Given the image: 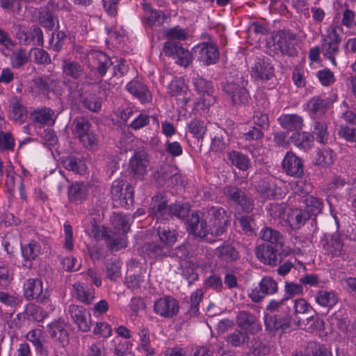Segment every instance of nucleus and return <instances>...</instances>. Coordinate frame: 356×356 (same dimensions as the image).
<instances>
[{
    "instance_id": "nucleus-42",
    "label": "nucleus",
    "mask_w": 356,
    "mask_h": 356,
    "mask_svg": "<svg viewBox=\"0 0 356 356\" xmlns=\"http://www.w3.org/2000/svg\"><path fill=\"white\" fill-rule=\"evenodd\" d=\"M140 337L139 349L143 351L147 356H153L155 350L150 346L149 330L147 327H141L138 332Z\"/></svg>"
},
{
    "instance_id": "nucleus-54",
    "label": "nucleus",
    "mask_w": 356,
    "mask_h": 356,
    "mask_svg": "<svg viewBox=\"0 0 356 356\" xmlns=\"http://www.w3.org/2000/svg\"><path fill=\"white\" fill-rule=\"evenodd\" d=\"M26 339L35 346L37 350L42 352L44 337L41 330L35 329L29 331L26 334Z\"/></svg>"
},
{
    "instance_id": "nucleus-37",
    "label": "nucleus",
    "mask_w": 356,
    "mask_h": 356,
    "mask_svg": "<svg viewBox=\"0 0 356 356\" xmlns=\"http://www.w3.org/2000/svg\"><path fill=\"white\" fill-rule=\"evenodd\" d=\"M216 255L226 262H232L239 257L236 248L229 244H223L216 250Z\"/></svg>"
},
{
    "instance_id": "nucleus-32",
    "label": "nucleus",
    "mask_w": 356,
    "mask_h": 356,
    "mask_svg": "<svg viewBox=\"0 0 356 356\" xmlns=\"http://www.w3.org/2000/svg\"><path fill=\"white\" fill-rule=\"evenodd\" d=\"M291 141L300 149L307 151L313 145L314 136L309 132H296L291 136Z\"/></svg>"
},
{
    "instance_id": "nucleus-7",
    "label": "nucleus",
    "mask_w": 356,
    "mask_h": 356,
    "mask_svg": "<svg viewBox=\"0 0 356 356\" xmlns=\"http://www.w3.org/2000/svg\"><path fill=\"white\" fill-rule=\"evenodd\" d=\"M79 102L82 106L94 113H98L102 108V100L92 90L89 83L82 84L78 89Z\"/></svg>"
},
{
    "instance_id": "nucleus-24",
    "label": "nucleus",
    "mask_w": 356,
    "mask_h": 356,
    "mask_svg": "<svg viewBox=\"0 0 356 356\" xmlns=\"http://www.w3.org/2000/svg\"><path fill=\"white\" fill-rule=\"evenodd\" d=\"M149 213L157 220L168 219L169 216V207L167 206L165 198L161 195L154 197L150 204Z\"/></svg>"
},
{
    "instance_id": "nucleus-38",
    "label": "nucleus",
    "mask_w": 356,
    "mask_h": 356,
    "mask_svg": "<svg viewBox=\"0 0 356 356\" xmlns=\"http://www.w3.org/2000/svg\"><path fill=\"white\" fill-rule=\"evenodd\" d=\"M260 237L263 241L271 244L282 245L284 243L283 235L270 227H265L261 230Z\"/></svg>"
},
{
    "instance_id": "nucleus-47",
    "label": "nucleus",
    "mask_w": 356,
    "mask_h": 356,
    "mask_svg": "<svg viewBox=\"0 0 356 356\" xmlns=\"http://www.w3.org/2000/svg\"><path fill=\"white\" fill-rule=\"evenodd\" d=\"M157 235L160 241L167 246L173 245L177 240L178 234L175 229L159 227Z\"/></svg>"
},
{
    "instance_id": "nucleus-62",
    "label": "nucleus",
    "mask_w": 356,
    "mask_h": 356,
    "mask_svg": "<svg viewBox=\"0 0 356 356\" xmlns=\"http://www.w3.org/2000/svg\"><path fill=\"white\" fill-rule=\"evenodd\" d=\"M338 134L339 137L343 138L348 142H356V129L346 124H340L339 126Z\"/></svg>"
},
{
    "instance_id": "nucleus-55",
    "label": "nucleus",
    "mask_w": 356,
    "mask_h": 356,
    "mask_svg": "<svg viewBox=\"0 0 356 356\" xmlns=\"http://www.w3.org/2000/svg\"><path fill=\"white\" fill-rule=\"evenodd\" d=\"M303 293V286L300 284L286 281L284 282V298L288 300L296 296L300 295Z\"/></svg>"
},
{
    "instance_id": "nucleus-33",
    "label": "nucleus",
    "mask_w": 356,
    "mask_h": 356,
    "mask_svg": "<svg viewBox=\"0 0 356 356\" xmlns=\"http://www.w3.org/2000/svg\"><path fill=\"white\" fill-rule=\"evenodd\" d=\"M227 343L233 347H243L248 346L250 337L248 333L241 330H236L227 335Z\"/></svg>"
},
{
    "instance_id": "nucleus-8",
    "label": "nucleus",
    "mask_w": 356,
    "mask_h": 356,
    "mask_svg": "<svg viewBox=\"0 0 356 356\" xmlns=\"http://www.w3.org/2000/svg\"><path fill=\"white\" fill-rule=\"evenodd\" d=\"M24 295L27 300L35 299L44 304L49 301V293L43 290L42 282L39 279H29L24 284Z\"/></svg>"
},
{
    "instance_id": "nucleus-11",
    "label": "nucleus",
    "mask_w": 356,
    "mask_h": 356,
    "mask_svg": "<svg viewBox=\"0 0 356 356\" xmlns=\"http://www.w3.org/2000/svg\"><path fill=\"white\" fill-rule=\"evenodd\" d=\"M296 39V34L289 31H280L274 37L275 49H279L282 54L294 56L297 54L294 47Z\"/></svg>"
},
{
    "instance_id": "nucleus-12",
    "label": "nucleus",
    "mask_w": 356,
    "mask_h": 356,
    "mask_svg": "<svg viewBox=\"0 0 356 356\" xmlns=\"http://www.w3.org/2000/svg\"><path fill=\"white\" fill-rule=\"evenodd\" d=\"M87 65L91 69H96L98 74L104 76L108 69L113 65V62L105 53L92 50L87 55Z\"/></svg>"
},
{
    "instance_id": "nucleus-53",
    "label": "nucleus",
    "mask_w": 356,
    "mask_h": 356,
    "mask_svg": "<svg viewBox=\"0 0 356 356\" xmlns=\"http://www.w3.org/2000/svg\"><path fill=\"white\" fill-rule=\"evenodd\" d=\"M288 209L287 205L286 203L281 204H271L269 207V213L270 216L274 218L275 220H278L280 222L282 220L286 221V211Z\"/></svg>"
},
{
    "instance_id": "nucleus-40",
    "label": "nucleus",
    "mask_w": 356,
    "mask_h": 356,
    "mask_svg": "<svg viewBox=\"0 0 356 356\" xmlns=\"http://www.w3.org/2000/svg\"><path fill=\"white\" fill-rule=\"evenodd\" d=\"M30 58V52L25 49L17 48L10 55V65L15 69H19L28 63Z\"/></svg>"
},
{
    "instance_id": "nucleus-43",
    "label": "nucleus",
    "mask_w": 356,
    "mask_h": 356,
    "mask_svg": "<svg viewBox=\"0 0 356 356\" xmlns=\"http://www.w3.org/2000/svg\"><path fill=\"white\" fill-rule=\"evenodd\" d=\"M316 302L321 307H332L337 302V298L332 291L319 290L316 295Z\"/></svg>"
},
{
    "instance_id": "nucleus-10",
    "label": "nucleus",
    "mask_w": 356,
    "mask_h": 356,
    "mask_svg": "<svg viewBox=\"0 0 356 356\" xmlns=\"http://www.w3.org/2000/svg\"><path fill=\"white\" fill-rule=\"evenodd\" d=\"M179 309V302L171 296H164L157 299L154 304V312L163 318H172Z\"/></svg>"
},
{
    "instance_id": "nucleus-60",
    "label": "nucleus",
    "mask_w": 356,
    "mask_h": 356,
    "mask_svg": "<svg viewBox=\"0 0 356 356\" xmlns=\"http://www.w3.org/2000/svg\"><path fill=\"white\" fill-rule=\"evenodd\" d=\"M187 87L183 80H172L168 86V92L172 96L179 97L186 93Z\"/></svg>"
},
{
    "instance_id": "nucleus-56",
    "label": "nucleus",
    "mask_w": 356,
    "mask_h": 356,
    "mask_svg": "<svg viewBox=\"0 0 356 356\" xmlns=\"http://www.w3.org/2000/svg\"><path fill=\"white\" fill-rule=\"evenodd\" d=\"M32 54L33 62L39 65H49L51 59L49 54L45 50L40 48H33L30 51Z\"/></svg>"
},
{
    "instance_id": "nucleus-63",
    "label": "nucleus",
    "mask_w": 356,
    "mask_h": 356,
    "mask_svg": "<svg viewBox=\"0 0 356 356\" xmlns=\"http://www.w3.org/2000/svg\"><path fill=\"white\" fill-rule=\"evenodd\" d=\"M293 356H330L326 350L320 345L310 343L307 348V353H296Z\"/></svg>"
},
{
    "instance_id": "nucleus-22",
    "label": "nucleus",
    "mask_w": 356,
    "mask_h": 356,
    "mask_svg": "<svg viewBox=\"0 0 356 356\" xmlns=\"http://www.w3.org/2000/svg\"><path fill=\"white\" fill-rule=\"evenodd\" d=\"M310 218V214L301 209H289L286 213V222L292 229L303 226Z\"/></svg>"
},
{
    "instance_id": "nucleus-59",
    "label": "nucleus",
    "mask_w": 356,
    "mask_h": 356,
    "mask_svg": "<svg viewBox=\"0 0 356 356\" xmlns=\"http://www.w3.org/2000/svg\"><path fill=\"white\" fill-rule=\"evenodd\" d=\"M189 131L197 138H202L206 133L207 127L203 121L195 119L188 124Z\"/></svg>"
},
{
    "instance_id": "nucleus-2",
    "label": "nucleus",
    "mask_w": 356,
    "mask_h": 356,
    "mask_svg": "<svg viewBox=\"0 0 356 356\" xmlns=\"http://www.w3.org/2000/svg\"><path fill=\"white\" fill-rule=\"evenodd\" d=\"M341 27L330 26L321 35V51L323 57L328 60L334 67L337 65V58L340 53L339 44L341 37L339 33Z\"/></svg>"
},
{
    "instance_id": "nucleus-58",
    "label": "nucleus",
    "mask_w": 356,
    "mask_h": 356,
    "mask_svg": "<svg viewBox=\"0 0 356 356\" xmlns=\"http://www.w3.org/2000/svg\"><path fill=\"white\" fill-rule=\"evenodd\" d=\"M189 211L190 205L188 203L171 204L169 207V216L172 215L182 219L188 216Z\"/></svg>"
},
{
    "instance_id": "nucleus-28",
    "label": "nucleus",
    "mask_w": 356,
    "mask_h": 356,
    "mask_svg": "<svg viewBox=\"0 0 356 356\" xmlns=\"http://www.w3.org/2000/svg\"><path fill=\"white\" fill-rule=\"evenodd\" d=\"M200 266V262L196 259H189L188 260H182L181 263V275L192 284L198 278L197 268Z\"/></svg>"
},
{
    "instance_id": "nucleus-45",
    "label": "nucleus",
    "mask_w": 356,
    "mask_h": 356,
    "mask_svg": "<svg viewBox=\"0 0 356 356\" xmlns=\"http://www.w3.org/2000/svg\"><path fill=\"white\" fill-rule=\"evenodd\" d=\"M229 159L232 165L241 170H247L250 166L249 158L240 152L232 151L228 155Z\"/></svg>"
},
{
    "instance_id": "nucleus-41",
    "label": "nucleus",
    "mask_w": 356,
    "mask_h": 356,
    "mask_svg": "<svg viewBox=\"0 0 356 356\" xmlns=\"http://www.w3.org/2000/svg\"><path fill=\"white\" fill-rule=\"evenodd\" d=\"M51 337L65 345L68 341V332L61 322H55L49 325Z\"/></svg>"
},
{
    "instance_id": "nucleus-23",
    "label": "nucleus",
    "mask_w": 356,
    "mask_h": 356,
    "mask_svg": "<svg viewBox=\"0 0 356 356\" xmlns=\"http://www.w3.org/2000/svg\"><path fill=\"white\" fill-rule=\"evenodd\" d=\"M264 320L266 329L271 332L285 330L290 326V319L287 316L265 313Z\"/></svg>"
},
{
    "instance_id": "nucleus-49",
    "label": "nucleus",
    "mask_w": 356,
    "mask_h": 356,
    "mask_svg": "<svg viewBox=\"0 0 356 356\" xmlns=\"http://www.w3.org/2000/svg\"><path fill=\"white\" fill-rule=\"evenodd\" d=\"M112 224L116 232L120 234H126L129 230V218L122 214H114L112 217Z\"/></svg>"
},
{
    "instance_id": "nucleus-21",
    "label": "nucleus",
    "mask_w": 356,
    "mask_h": 356,
    "mask_svg": "<svg viewBox=\"0 0 356 356\" xmlns=\"http://www.w3.org/2000/svg\"><path fill=\"white\" fill-rule=\"evenodd\" d=\"M198 59L207 65L216 63L219 58L216 46L212 43L203 42L196 47Z\"/></svg>"
},
{
    "instance_id": "nucleus-39",
    "label": "nucleus",
    "mask_w": 356,
    "mask_h": 356,
    "mask_svg": "<svg viewBox=\"0 0 356 356\" xmlns=\"http://www.w3.org/2000/svg\"><path fill=\"white\" fill-rule=\"evenodd\" d=\"M54 112L49 108L43 107L40 109L33 111L31 116L35 123L44 125L53 121Z\"/></svg>"
},
{
    "instance_id": "nucleus-46",
    "label": "nucleus",
    "mask_w": 356,
    "mask_h": 356,
    "mask_svg": "<svg viewBox=\"0 0 356 356\" xmlns=\"http://www.w3.org/2000/svg\"><path fill=\"white\" fill-rule=\"evenodd\" d=\"M257 191L264 199L275 198L277 196V186L265 180L259 181L257 185Z\"/></svg>"
},
{
    "instance_id": "nucleus-13",
    "label": "nucleus",
    "mask_w": 356,
    "mask_h": 356,
    "mask_svg": "<svg viewBox=\"0 0 356 356\" xmlns=\"http://www.w3.org/2000/svg\"><path fill=\"white\" fill-rule=\"evenodd\" d=\"M209 214L213 218V222L210 225L211 234L216 236L222 235L229 224V216L227 214L226 211L220 207H212L209 211Z\"/></svg>"
},
{
    "instance_id": "nucleus-52",
    "label": "nucleus",
    "mask_w": 356,
    "mask_h": 356,
    "mask_svg": "<svg viewBox=\"0 0 356 356\" xmlns=\"http://www.w3.org/2000/svg\"><path fill=\"white\" fill-rule=\"evenodd\" d=\"M254 215H242L236 217V222H238L241 227L242 232L246 234H250L254 231L255 222Z\"/></svg>"
},
{
    "instance_id": "nucleus-51",
    "label": "nucleus",
    "mask_w": 356,
    "mask_h": 356,
    "mask_svg": "<svg viewBox=\"0 0 356 356\" xmlns=\"http://www.w3.org/2000/svg\"><path fill=\"white\" fill-rule=\"evenodd\" d=\"M305 211H307L310 216L312 215H317L320 213L323 207V202L312 195L307 196L305 199Z\"/></svg>"
},
{
    "instance_id": "nucleus-36",
    "label": "nucleus",
    "mask_w": 356,
    "mask_h": 356,
    "mask_svg": "<svg viewBox=\"0 0 356 356\" xmlns=\"http://www.w3.org/2000/svg\"><path fill=\"white\" fill-rule=\"evenodd\" d=\"M63 167L76 174L81 175L86 171L87 167L83 161L74 156H67L62 161Z\"/></svg>"
},
{
    "instance_id": "nucleus-3",
    "label": "nucleus",
    "mask_w": 356,
    "mask_h": 356,
    "mask_svg": "<svg viewBox=\"0 0 356 356\" xmlns=\"http://www.w3.org/2000/svg\"><path fill=\"white\" fill-rule=\"evenodd\" d=\"M163 52L168 56H172L175 62L184 67L193 61V55L188 49L175 41L168 40L165 42Z\"/></svg>"
},
{
    "instance_id": "nucleus-14",
    "label": "nucleus",
    "mask_w": 356,
    "mask_h": 356,
    "mask_svg": "<svg viewBox=\"0 0 356 356\" xmlns=\"http://www.w3.org/2000/svg\"><path fill=\"white\" fill-rule=\"evenodd\" d=\"M251 75L256 81L266 82L274 76V67L265 59L259 58L252 67Z\"/></svg>"
},
{
    "instance_id": "nucleus-25",
    "label": "nucleus",
    "mask_w": 356,
    "mask_h": 356,
    "mask_svg": "<svg viewBox=\"0 0 356 356\" xmlns=\"http://www.w3.org/2000/svg\"><path fill=\"white\" fill-rule=\"evenodd\" d=\"M127 90L141 102L152 101V94L147 87L138 80H132L127 85Z\"/></svg>"
},
{
    "instance_id": "nucleus-26",
    "label": "nucleus",
    "mask_w": 356,
    "mask_h": 356,
    "mask_svg": "<svg viewBox=\"0 0 356 356\" xmlns=\"http://www.w3.org/2000/svg\"><path fill=\"white\" fill-rule=\"evenodd\" d=\"M62 72L66 77L78 80L84 74V67L77 61L64 59L62 63Z\"/></svg>"
},
{
    "instance_id": "nucleus-15",
    "label": "nucleus",
    "mask_w": 356,
    "mask_h": 356,
    "mask_svg": "<svg viewBox=\"0 0 356 356\" xmlns=\"http://www.w3.org/2000/svg\"><path fill=\"white\" fill-rule=\"evenodd\" d=\"M282 166L283 170L289 176L300 177L304 174L303 164L301 159L291 151L286 152L282 161Z\"/></svg>"
},
{
    "instance_id": "nucleus-6",
    "label": "nucleus",
    "mask_w": 356,
    "mask_h": 356,
    "mask_svg": "<svg viewBox=\"0 0 356 356\" xmlns=\"http://www.w3.org/2000/svg\"><path fill=\"white\" fill-rule=\"evenodd\" d=\"M259 289L257 288L252 289L249 293L248 297L254 302L262 301L266 296H272L278 291V285L277 282L270 276H264L259 283Z\"/></svg>"
},
{
    "instance_id": "nucleus-30",
    "label": "nucleus",
    "mask_w": 356,
    "mask_h": 356,
    "mask_svg": "<svg viewBox=\"0 0 356 356\" xmlns=\"http://www.w3.org/2000/svg\"><path fill=\"white\" fill-rule=\"evenodd\" d=\"M278 121L282 128L289 131L300 130L304 125L302 118L297 114L282 115Z\"/></svg>"
},
{
    "instance_id": "nucleus-50",
    "label": "nucleus",
    "mask_w": 356,
    "mask_h": 356,
    "mask_svg": "<svg viewBox=\"0 0 356 356\" xmlns=\"http://www.w3.org/2000/svg\"><path fill=\"white\" fill-rule=\"evenodd\" d=\"M313 134L318 143L323 145L327 143L329 138L327 123L323 121H316L314 124Z\"/></svg>"
},
{
    "instance_id": "nucleus-9",
    "label": "nucleus",
    "mask_w": 356,
    "mask_h": 356,
    "mask_svg": "<svg viewBox=\"0 0 356 356\" xmlns=\"http://www.w3.org/2000/svg\"><path fill=\"white\" fill-rule=\"evenodd\" d=\"M323 250L332 257H340L343 260L348 257L349 247L340 238L338 234H334L326 238L323 243Z\"/></svg>"
},
{
    "instance_id": "nucleus-57",
    "label": "nucleus",
    "mask_w": 356,
    "mask_h": 356,
    "mask_svg": "<svg viewBox=\"0 0 356 356\" xmlns=\"http://www.w3.org/2000/svg\"><path fill=\"white\" fill-rule=\"evenodd\" d=\"M120 262L118 259L108 261L106 264V277L112 280L115 281L120 277Z\"/></svg>"
},
{
    "instance_id": "nucleus-31",
    "label": "nucleus",
    "mask_w": 356,
    "mask_h": 356,
    "mask_svg": "<svg viewBox=\"0 0 356 356\" xmlns=\"http://www.w3.org/2000/svg\"><path fill=\"white\" fill-rule=\"evenodd\" d=\"M22 254L24 259V266H31V261L35 260L40 254V245L35 241L31 240L27 245L22 246Z\"/></svg>"
},
{
    "instance_id": "nucleus-61",
    "label": "nucleus",
    "mask_w": 356,
    "mask_h": 356,
    "mask_svg": "<svg viewBox=\"0 0 356 356\" xmlns=\"http://www.w3.org/2000/svg\"><path fill=\"white\" fill-rule=\"evenodd\" d=\"M223 192L227 199L235 204H237L240 199L243 197L245 195V193L241 189L232 186H225Z\"/></svg>"
},
{
    "instance_id": "nucleus-35",
    "label": "nucleus",
    "mask_w": 356,
    "mask_h": 356,
    "mask_svg": "<svg viewBox=\"0 0 356 356\" xmlns=\"http://www.w3.org/2000/svg\"><path fill=\"white\" fill-rule=\"evenodd\" d=\"M88 192V190L86 184L76 182L69 188V198L72 202H81L86 198Z\"/></svg>"
},
{
    "instance_id": "nucleus-27",
    "label": "nucleus",
    "mask_w": 356,
    "mask_h": 356,
    "mask_svg": "<svg viewBox=\"0 0 356 356\" xmlns=\"http://www.w3.org/2000/svg\"><path fill=\"white\" fill-rule=\"evenodd\" d=\"M9 117L14 121L23 123L27 118L26 107L19 102L17 97H13L10 100Z\"/></svg>"
},
{
    "instance_id": "nucleus-4",
    "label": "nucleus",
    "mask_w": 356,
    "mask_h": 356,
    "mask_svg": "<svg viewBox=\"0 0 356 356\" xmlns=\"http://www.w3.org/2000/svg\"><path fill=\"white\" fill-rule=\"evenodd\" d=\"M247 81L237 77L233 81H227L224 87V92L230 97L234 104H243L248 101L249 95L245 88Z\"/></svg>"
},
{
    "instance_id": "nucleus-17",
    "label": "nucleus",
    "mask_w": 356,
    "mask_h": 356,
    "mask_svg": "<svg viewBox=\"0 0 356 356\" xmlns=\"http://www.w3.org/2000/svg\"><path fill=\"white\" fill-rule=\"evenodd\" d=\"M148 164V154L145 151H138L130 159V173L135 178L140 179L145 175Z\"/></svg>"
},
{
    "instance_id": "nucleus-16",
    "label": "nucleus",
    "mask_w": 356,
    "mask_h": 356,
    "mask_svg": "<svg viewBox=\"0 0 356 356\" xmlns=\"http://www.w3.org/2000/svg\"><path fill=\"white\" fill-rule=\"evenodd\" d=\"M255 254L259 261L269 266H277L282 259L281 254L270 245H258L255 249Z\"/></svg>"
},
{
    "instance_id": "nucleus-34",
    "label": "nucleus",
    "mask_w": 356,
    "mask_h": 356,
    "mask_svg": "<svg viewBox=\"0 0 356 356\" xmlns=\"http://www.w3.org/2000/svg\"><path fill=\"white\" fill-rule=\"evenodd\" d=\"M73 288L76 298L81 302L90 305L95 298V289L93 288H88L80 283H75Z\"/></svg>"
},
{
    "instance_id": "nucleus-19",
    "label": "nucleus",
    "mask_w": 356,
    "mask_h": 356,
    "mask_svg": "<svg viewBox=\"0 0 356 356\" xmlns=\"http://www.w3.org/2000/svg\"><path fill=\"white\" fill-rule=\"evenodd\" d=\"M193 83L195 90L200 94H202V108H208L215 102V97L213 95V88L211 82L202 77L197 76L194 79Z\"/></svg>"
},
{
    "instance_id": "nucleus-44",
    "label": "nucleus",
    "mask_w": 356,
    "mask_h": 356,
    "mask_svg": "<svg viewBox=\"0 0 356 356\" xmlns=\"http://www.w3.org/2000/svg\"><path fill=\"white\" fill-rule=\"evenodd\" d=\"M327 102L318 97H314L307 103L310 115L316 118L323 115L326 109Z\"/></svg>"
},
{
    "instance_id": "nucleus-18",
    "label": "nucleus",
    "mask_w": 356,
    "mask_h": 356,
    "mask_svg": "<svg viewBox=\"0 0 356 356\" xmlns=\"http://www.w3.org/2000/svg\"><path fill=\"white\" fill-rule=\"evenodd\" d=\"M68 313L79 329L82 332H88L90 329V313L82 306L71 305L68 307Z\"/></svg>"
},
{
    "instance_id": "nucleus-5",
    "label": "nucleus",
    "mask_w": 356,
    "mask_h": 356,
    "mask_svg": "<svg viewBox=\"0 0 356 356\" xmlns=\"http://www.w3.org/2000/svg\"><path fill=\"white\" fill-rule=\"evenodd\" d=\"M111 193L113 200L119 205L124 207L134 202V188L124 180H116L113 183Z\"/></svg>"
},
{
    "instance_id": "nucleus-64",
    "label": "nucleus",
    "mask_w": 356,
    "mask_h": 356,
    "mask_svg": "<svg viewBox=\"0 0 356 356\" xmlns=\"http://www.w3.org/2000/svg\"><path fill=\"white\" fill-rule=\"evenodd\" d=\"M86 356H107L106 349L102 341H96L88 347Z\"/></svg>"
},
{
    "instance_id": "nucleus-20",
    "label": "nucleus",
    "mask_w": 356,
    "mask_h": 356,
    "mask_svg": "<svg viewBox=\"0 0 356 356\" xmlns=\"http://www.w3.org/2000/svg\"><path fill=\"white\" fill-rule=\"evenodd\" d=\"M237 325L248 334H256L261 330L257 317L246 311H241L236 316Z\"/></svg>"
},
{
    "instance_id": "nucleus-29",
    "label": "nucleus",
    "mask_w": 356,
    "mask_h": 356,
    "mask_svg": "<svg viewBox=\"0 0 356 356\" xmlns=\"http://www.w3.org/2000/svg\"><path fill=\"white\" fill-rule=\"evenodd\" d=\"M143 7L145 13L143 22L145 26L152 27L160 25L165 20L166 17L163 12L152 9L148 4H144Z\"/></svg>"
},
{
    "instance_id": "nucleus-48",
    "label": "nucleus",
    "mask_w": 356,
    "mask_h": 356,
    "mask_svg": "<svg viewBox=\"0 0 356 356\" xmlns=\"http://www.w3.org/2000/svg\"><path fill=\"white\" fill-rule=\"evenodd\" d=\"M88 234L96 240L106 239L108 234L104 226L99 225L95 218H92L87 226Z\"/></svg>"
},
{
    "instance_id": "nucleus-1",
    "label": "nucleus",
    "mask_w": 356,
    "mask_h": 356,
    "mask_svg": "<svg viewBox=\"0 0 356 356\" xmlns=\"http://www.w3.org/2000/svg\"><path fill=\"white\" fill-rule=\"evenodd\" d=\"M92 123L90 120L83 116L76 117L72 122V134L77 138L83 147L87 149H94L98 144V136L92 130Z\"/></svg>"
}]
</instances>
